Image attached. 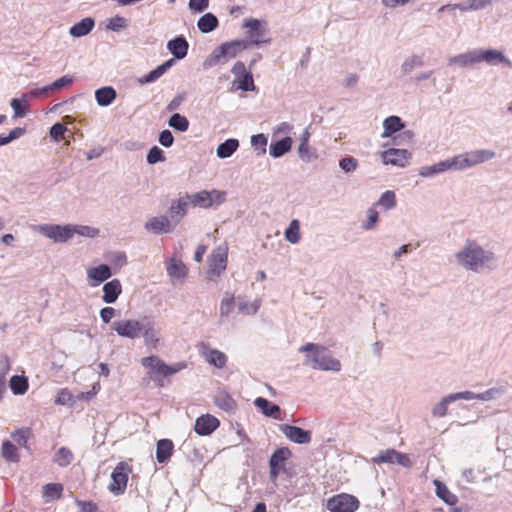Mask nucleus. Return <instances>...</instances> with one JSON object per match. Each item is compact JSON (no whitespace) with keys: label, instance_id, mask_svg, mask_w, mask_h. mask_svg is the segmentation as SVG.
<instances>
[{"label":"nucleus","instance_id":"nucleus-38","mask_svg":"<svg viewBox=\"0 0 512 512\" xmlns=\"http://www.w3.org/2000/svg\"><path fill=\"white\" fill-rule=\"evenodd\" d=\"M167 272L170 277L182 279L186 277L188 270L182 261L172 259L167 266Z\"/></svg>","mask_w":512,"mask_h":512},{"label":"nucleus","instance_id":"nucleus-6","mask_svg":"<svg viewBox=\"0 0 512 512\" xmlns=\"http://www.w3.org/2000/svg\"><path fill=\"white\" fill-rule=\"evenodd\" d=\"M132 467L125 461L119 462L111 474L109 491L114 495H121L125 492L128 483V475Z\"/></svg>","mask_w":512,"mask_h":512},{"label":"nucleus","instance_id":"nucleus-35","mask_svg":"<svg viewBox=\"0 0 512 512\" xmlns=\"http://www.w3.org/2000/svg\"><path fill=\"white\" fill-rule=\"evenodd\" d=\"M292 146V139L290 137H285L279 141L271 143L269 147L270 154L275 157H281L285 153H287Z\"/></svg>","mask_w":512,"mask_h":512},{"label":"nucleus","instance_id":"nucleus-62","mask_svg":"<svg viewBox=\"0 0 512 512\" xmlns=\"http://www.w3.org/2000/svg\"><path fill=\"white\" fill-rule=\"evenodd\" d=\"M116 310L113 307H104L100 310V317L101 320L108 324L112 320V318L115 316Z\"/></svg>","mask_w":512,"mask_h":512},{"label":"nucleus","instance_id":"nucleus-11","mask_svg":"<svg viewBox=\"0 0 512 512\" xmlns=\"http://www.w3.org/2000/svg\"><path fill=\"white\" fill-rule=\"evenodd\" d=\"M112 328L121 337L135 339L140 337L143 324L135 319H123L114 321Z\"/></svg>","mask_w":512,"mask_h":512},{"label":"nucleus","instance_id":"nucleus-53","mask_svg":"<svg viewBox=\"0 0 512 512\" xmlns=\"http://www.w3.org/2000/svg\"><path fill=\"white\" fill-rule=\"evenodd\" d=\"M434 168L436 173H441L449 169H457L458 170V164L456 163V156H454L451 159H447L445 161L438 162L434 164Z\"/></svg>","mask_w":512,"mask_h":512},{"label":"nucleus","instance_id":"nucleus-4","mask_svg":"<svg viewBox=\"0 0 512 512\" xmlns=\"http://www.w3.org/2000/svg\"><path fill=\"white\" fill-rule=\"evenodd\" d=\"M248 46L249 42L245 40H233L222 43L220 46L213 50L205 64L207 66H214L219 63H226L247 49Z\"/></svg>","mask_w":512,"mask_h":512},{"label":"nucleus","instance_id":"nucleus-21","mask_svg":"<svg viewBox=\"0 0 512 512\" xmlns=\"http://www.w3.org/2000/svg\"><path fill=\"white\" fill-rule=\"evenodd\" d=\"M122 293V285L118 279H113L107 282L103 286L102 299L105 303L111 304L116 302L120 294Z\"/></svg>","mask_w":512,"mask_h":512},{"label":"nucleus","instance_id":"nucleus-19","mask_svg":"<svg viewBox=\"0 0 512 512\" xmlns=\"http://www.w3.org/2000/svg\"><path fill=\"white\" fill-rule=\"evenodd\" d=\"M112 273L110 267L106 264H101L96 267H91L87 270L88 280L91 281L92 286H96L111 277Z\"/></svg>","mask_w":512,"mask_h":512},{"label":"nucleus","instance_id":"nucleus-27","mask_svg":"<svg viewBox=\"0 0 512 512\" xmlns=\"http://www.w3.org/2000/svg\"><path fill=\"white\" fill-rule=\"evenodd\" d=\"M144 344L151 349H157L160 345V337L158 331L150 324H143L141 335Z\"/></svg>","mask_w":512,"mask_h":512},{"label":"nucleus","instance_id":"nucleus-23","mask_svg":"<svg viewBox=\"0 0 512 512\" xmlns=\"http://www.w3.org/2000/svg\"><path fill=\"white\" fill-rule=\"evenodd\" d=\"M254 404L265 416L272 417L277 420L281 419V409L278 405L271 403L263 397L256 398Z\"/></svg>","mask_w":512,"mask_h":512},{"label":"nucleus","instance_id":"nucleus-60","mask_svg":"<svg viewBox=\"0 0 512 512\" xmlns=\"http://www.w3.org/2000/svg\"><path fill=\"white\" fill-rule=\"evenodd\" d=\"M339 165L342 170L350 172L357 168L358 163L357 160L353 157H345L340 161Z\"/></svg>","mask_w":512,"mask_h":512},{"label":"nucleus","instance_id":"nucleus-32","mask_svg":"<svg viewBox=\"0 0 512 512\" xmlns=\"http://www.w3.org/2000/svg\"><path fill=\"white\" fill-rule=\"evenodd\" d=\"M404 127V123L398 116H390L383 122V133L382 137L387 138L392 136L395 132L401 130Z\"/></svg>","mask_w":512,"mask_h":512},{"label":"nucleus","instance_id":"nucleus-17","mask_svg":"<svg viewBox=\"0 0 512 512\" xmlns=\"http://www.w3.org/2000/svg\"><path fill=\"white\" fill-rule=\"evenodd\" d=\"M280 430L289 440L297 444H307L311 441V433L298 426L283 424Z\"/></svg>","mask_w":512,"mask_h":512},{"label":"nucleus","instance_id":"nucleus-33","mask_svg":"<svg viewBox=\"0 0 512 512\" xmlns=\"http://www.w3.org/2000/svg\"><path fill=\"white\" fill-rule=\"evenodd\" d=\"M214 404L226 411L231 412L236 409L237 404L236 401L227 393L224 391H220L214 398Z\"/></svg>","mask_w":512,"mask_h":512},{"label":"nucleus","instance_id":"nucleus-24","mask_svg":"<svg viewBox=\"0 0 512 512\" xmlns=\"http://www.w3.org/2000/svg\"><path fill=\"white\" fill-rule=\"evenodd\" d=\"M168 50L177 59H183L188 52L189 44L184 37H176L167 44Z\"/></svg>","mask_w":512,"mask_h":512},{"label":"nucleus","instance_id":"nucleus-54","mask_svg":"<svg viewBox=\"0 0 512 512\" xmlns=\"http://www.w3.org/2000/svg\"><path fill=\"white\" fill-rule=\"evenodd\" d=\"M165 160V157H164V154H163V151L157 147V146H153L148 154H147V162L149 164H155L157 162H160V161H164Z\"/></svg>","mask_w":512,"mask_h":512},{"label":"nucleus","instance_id":"nucleus-28","mask_svg":"<svg viewBox=\"0 0 512 512\" xmlns=\"http://www.w3.org/2000/svg\"><path fill=\"white\" fill-rule=\"evenodd\" d=\"M64 487L61 483H49L42 488V497L46 503L59 500L63 495Z\"/></svg>","mask_w":512,"mask_h":512},{"label":"nucleus","instance_id":"nucleus-3","mask_svg":"<svg viewBox=\"0 0 512 512\" xmlns=\"http://www.w3.org/2000/svg\"><path fill=\"white\" fill-rule=\"evenodd\" d=\"M141 364L143 367L148 369L149 377L153 379L159 387L163 386L161 377H169L186 368V364L184 362L168 365L161 358L155 355L142 358Z\"/></svg>","mask_w":512,"mask_h":512},{"label":"nucleus","instance_id":"nucleus-1","mask_svg":"<svg viewBox=\"0 0 512 512\" xmlns=\"http://www.w3.org/2000/svg\"><path fill=\"white\" fill-rule=\"evenodd\" d=\"M299 352L307 353L304 364L310 365L313 369L336 372L341 369L339 360L333 358L330 351L324 346L307 343L299 348Z\"/></svg>","mask_w":512,"mask_h":512},{"label":"nucleus","instance_id":"nucleus-30","mask_svg":"<svg viewBox=\"0 0 512 512\" xmlns=\"http://www.w3.org/2000/svg\"><path fill=\"white\" fill-rule=\"evenodd\" d=\"M244 27L248 28V37L252 44H259L262 42L261 37L263 36V29L261 23L257 19H250L244 23Z\"/></svg>","mask_w":512,"mask_h":512},{"label":"nucleus","instance_id":"nucleus-64","mask_svg":"<svg viewBox=\"0 0 512 512\" xmlns=\"http://www.w3.org/2000/svg\"><path fill=\"white\" fill-rule=\"evenodd\" d=\"M159 142L164 147H170L174 142V137L169 130H163L159 135Z\"/></svg>","mask_w":512,"mask_h":512},{"label":"nucleus","instance_id":"nucleus-42","mask_svg":"<svg viewBox=\"0 0 512 512\" xmlns=\"http://www.w3.org/2000/svg\"><path fill=\"white\" fill-rule=\"evenodd\" d=\"M74 459V455L71 452L70 449L66 447H61L54 456V461L60 466V467H67L72 463Z\"/></svg>","mask_w":512,"mask_h":512},{"label":"nucleus","instance_id":"nucleus-48","mask_svg":"<svg viewBox=\"0 0 512 512\" xmlns=\"http://www.w3.org/2000/svg\"><path fill=\"white\" fill-rule=\"evenodd\" d=\"M169 125L178 131L185 132L189 127V121L185 116L175 113L170 117Z\"/></svg>","mask_w":512,"mask_h":512},{"label":"nucleus","instance_id":"nucleus-7","mask_svg":"<svg viewBox=\"0 0 512 512\" xmlns=\"http://www.w3.org/2000/svg\"><path fill=\"white\" fill-rule=\"evenodd\" d=\"M496 156L494 151L481 149L466 152L456 156L458 170H463L493 159Z\"/></svg>","mask_w":512,"mask_h":512},{"label":"nucleus","instance_id":"nucleus-39","mask_svg":"<svg viewBox=\"0 0 512 512\" xmlns=\"http://www.w3.org/2000/svg\"><path fill=\"white\" fill-rule=\"evenodd\" d=\"M238 146L237 139H228L217 147V156L223 159L228 158L237 150Z\"/></svg>","mask_w":512,"mask_h":512},{"label":"nucleus","instance_id":"nucleus-56","mask_svg":"<svg viewBox=\"0 0 512 512\" xmlns=\"http://www.w3.org/2000/svg\"><path fill=\"white\" fill-rule=\"evenodd\" d=\"M234 304H235V301H234L233 296L224 298L220 305V314L222 316H228L231 313V311L234 307Z\"/></svg>","mask_w":512,"mask_h":512},{"label":"nucleus","instance_id":"nucleus-8","mask_svg":"<svg viewBox=\"0 0 512 512\" xmlns=\"http://www.w3.org/2000/svg\"><path fill=\"white\" fill-rule=\"evenodd\" d=\"M326 506L330 512H355L359 501L353 495L341 493L329 498Z\"/></svg>","mask_w":512,"mask_h":512},{"label":"nucleus","instance_id":"nucleus-12","mask_svg":"<svg viewBox=\"0 0 512 512\" xmlns=\"http://www.w3.org/2000/svg\"><path fill=\"white\" fill-rule=\"evenodd\" d=\"M372 462L374 464L381 463H397L403 467L409 468L412 466V462L408 455L398 452L395 449H386L380 451V453L372 458Z\"/></svg>","mask_w":512,"mask_h":512},{"label":"nucleus","instance_id":"nucleus-13","mask_svg":"<svg viewBox=\"0 0 512 512\" xmlns=\"http://www.w3.org/2000/svg\"><path fill=\"white\" fill-rule=\"evenodd\" d=\"M411 154L406 149L390 148L381 153L382 161L385 165H393L397 167H405Z\"/></svg>","mask_w":512,"mask_h":512},{"label":"nucleus","instance_id":"nucleus-31","mask_svg":"<svg viewBox=\"0 0 512 512\" xmlns=\"http://www.w3.org/2000/svg\"><path fill=\"white\" fill-rule=\"evenodd\" d=\"M117 93L113 87H102L95 92V98L100 106H108L116 99Z\"/></svg>","mask_w":512,"mask_h":512},{"label":"nucleus","instance_id":"nucleus-59","mask_svg":"<svg viewBox=\"0 0 512 512\" xmlns=\"http://www.w3.org/2000/svg\"><path fill=\"white\" fill-rule=\"evenodd\" d=\"M368 221L364 225V229L370 230L375 227L377 221H378V212L375 209V207H371L367 211Z\"/></svg>","mask_w":512,"mask_h":512},{"label":"nucleus","instance_id":"nucleus-26","mask_svg":"<svg viewBox=\"0 0 512 512\" xmlns=\"http://www.w3.org/2000/svg\"><path fill=\"white\" fill-rule=\"evenodd\" d=\"M174 444L170 439H161L156 446V459L159 463L167 462L173 454Z\"/></svg>","mask_w":512,"mask_h":512},{"label":"nucleus","instance_id":"nucleus-9","mask_svg":"<svg viewBox=\"0 0 512 512\" xmlns=\"http://www.w3.org/2000/svg\"><path fill=\"white\" fill-rule=\"evenodd\" d=\"M228 254L225 248L218 247L209 258L208 277L210 280L217 279L226 269Z\"/></svg>","mask_w":512,"mask_h":512},{"label":"nucleus","instance_id":"nucleus-14","mask_svg":"<svg viewBox=\"0 0 512 512\" xmlns=\"http://www.w3.org/2000/svg\"><path fill=\"white\" fill-rule=\"evenodd\" d=\"M291 456V451L287 447L276 449L271 455L270 465V478L276 480L279 473L284 470L285 462Z\"/></svg>","mask_w":512,"mask_h":512},{"label":"nucleus","instance_id":"nucleus-61","mask_svg":"<svg viewBox=\"0 0 512 512\" xmlns=\"http://www.w3.org/2000/svg\"><path fill=\"white\" fill-rule=\"evenodd\" d=\"M10 360L7 355L0 357V378L6 380V376L10 371Z\"/></svg>","mask_w":512,"mask_h":512},{"label":"nucleus","instance_id":"nucleus-46","mask_svg":"<svg viewBox=\"0 0 512 512\" xmlns=\"http://www.w3.org/2000/svg\"><path fill=\"white\" fill-rule=\"evenodd\" d=\"M491 392L487 391L482 394H474L471 391H464V392H458L455 394H450L449 399H452V401L458 400V399H464V400H473V399H480V400H486L489 398Z\"/></svg>","mask_w":512,"mask_h":512},{"label":"nucleus","instance_id":"nucleus-45","mask_svg":"<svg viewBox=\"0 0 512 512\" xmlns=\"http://www.w3.org/2000/svg\"><path fill=\"white\" fill-rule=\"evenodd\" d=\"M309 132L308 131H305L302 138H301V143L298 147V153H299V156L302 160L304 161H310L311 158L314 156L313 153H311L310 151V147H309Z\"/></svg>","mask_w":512,"mask_h":512},{"label":"nucleus","instance_id":"nucleus-51","mask_svg":"<svg viewBox=\"0 0 512 512\" xmlns=\"http://www.w3.org/2000/svg\"><path fill=\"white\" fill-rule=\"evenodd\" d=\"M73 235L79 234L81 236L93 238L98 235L99 231L96 228L84 226V225H76L72 226Z\"/></svg>","mask_w":512,"mask_h":512},{"label":"nucleus","instance_id":"nucleus-40","mask_svg":"<svg viewBox=\"0 0 512 512\" xmlns=\"http://www.w3.org/2000/svg\"><path fill=\"white\" fill-rule=\"evenodd\" d=\"M28 380L24 376H12L10 379V388L15 395H22L28 390Z\"/></svg>","mask_w":512,"mask_h":512},{"label":"nucleus","instance_id":"nucleus-16","mask_svg":"<svg viewBox=\"0 0 512 512\" xmlns=\"http://www.w3.org/2000/svg\"><path fill=\"white\" fill-rule=\"evenodd\" d=\"M42 231L56 242H65L73 236L72 225H46L42 227Z\"/></svg>","mask_w":512,"mask_h":512},{"label":"nucleus","instance_id":"nucleus-41","mask_svg":"<svg viewBox=\"0 0 512 512\" xmlns=\"http://www.w3.org/2000/svg\"><path fill=\"white\" fill-rule=\"evenodd\" d=\"M28 97H33L31 92L28 94H24L21 99H13L11 101V107L14 110L15 117H24L27 113L28 105L27 99Z\"/></svg>","mask_w":512,"mask_h":512},{"label":"nucleus","instance_id":"nucleus-34","mask_svg":"<svg viewBox=\"0 0 512 512\" xmlns=\"http://www.w3.org/2000/svg\"><path fill=\"white\" fill-rule=\"evenodd\" d=\"M174 59H169L156 69L150 71L148 74L144 75L141 79V83H151L160 78L171 66L174 64Z\"/></svg>","mask_w":512,"mask_h":512},{"label":"nucleus","instance_id":"nucleus-22","mask_svg":"<svg viewBox=\"0 0 512 512\" xmlns=\"http://www.w3.org/2000/svg\"><path fill=\"white\" fill-rule=\"evenodd\" d=\"M202 355L209 364L216 368H223L226 365L227 357L219 350L211 349L208 346L203 345Z\"/></svg>","mask_w":512,"mask_h":512},{"label":"nucleus","instance_id":"nucleus-52","mask_svg":"<svg viewBox=\"0 0 512 512\" xmlns=\"http://www.w3.org/2000/svg\"><path fill=\"white\" fill-rule=\"evenodd\" d=\"M127 19L122 16H114L109 19V22L107 24V28L112 31H119L121 29H124L127 27Z\"/></svg>","mask_w":512,"mask_h":512},{"label":"nucleus","instance_id":"nucleus-63","mask_svg":"<svg viewBox=\"0 0 512 512\" xmlns=\"http://www.w3.org/2000/svg\"><path fill=\"white\" fill-rule=\"evenodd\" d=\"M209 5V0H190L189 8L195 12H202Z\"/></svg>","mask_w":512,"mask_h":512},{"label":"nucleus","instance_id":"nucleus-47","mask_svg":"<svg viewBox=\"0 0 512 512\" xmlns=\"http://www.w3.org/2000/svg\"><path fill=\"white\" fill-rule=\"evenodd\" d=\"M396 204L397 200L395 193L393 191L388 190L381 195V197L379 198L378 202L375 205L381 206L385 210H389L394 208Z\"/></svg>","mask_w":512,"mask_h":512},{"label":"nucleus","instance_id":"nucleus-10","mask_svg":"<svg viewBox=\"0 0 512 512\" xmlns=\"http://www.w3.org/2000/svg\"><path fill=\"white\" fill-rule=\"evenodd\" d=\"M231 71L235 76L233 85H235L237 89L242 91H252L255 89L253 76L251 72L247 71L242 61L235 62Z\"/></svg>","mask_w":512,"mask_h":512},{"label":"nucleus","instance_id":"nucleus-57","mask_svg":"<svg viewBox=\"0 0 512 512\" xmlns=\"http://www.w3.org/2000/svg\"><path fill=\"white\" fill-rule=\"evenodd\" d=\"M76 505L80 508V512H98V506L92 501H83L76 499Z\"/></svg>","mask_w":512,"mask_h":512},{"label":"nucleus","instance_id":"nucleus-55","mask_svg":"<svg viewBox=\"0 0 512 512\" xmlns=\"http://www.w3.org/2000/svg\"><path fill=\"white\" fill-rule=\"evenodd\" d=\"M453 402L452 399H449V395L444 397L440 403H438L434 408H433V415L434 416H437V417H443L446 415L447 413V407H448V404Z\"/></svg>","mask_w":512,"mask_h":512},{"label":"nucleus","instance_id":"nucleus-50","mask_svg":"<svg viewBox=\"0 0 512 512\" xmlns=\"http://www.w3.org/2000/svg\"><path fill=\"white\" fill-rule=\"evenodd\" d=\"M11 436L20 446L27 447L28 439L31 436V430L29 428L17 429L11 434Z\"/></svg>","mask_w":512,"mask_h":512},{"label":"nucleus","instance_id":"nucleus-49","mask_svg":"<svg viewBox=\"0 0 512 512\" xmlns=\"http://www.w3.org/2000/svg\"><path fill=\"white\" fill-rule=\"evenodd\" d=\"M188 202L184 199H179L174 201L169 209L171 217H179L182 218L187 211Z\"/></svg>","mask_w":512,"mask_h":512},{"label":"nucleus","instance_id":"nucleus-2","mask_svg":"<svg viewBox=\"0 0 512 512\" xmlns=\"http://www.w3.org/2000/svg\"><path fill=\"white\" fill-rule=\"evenodd\" d=\"M456 258L466 269L478 271L493 260L494 255L492 252L484 251L475 242L468 241L465 248L456 254Z\"/></svg>","mask_w":512,"mask_h":512},{"label":"nucleus","instance_id":"nucleus-44","mask_svg":"<svg viewBox=\"0 0 512 512\" xmlns=\"http://www.w3.org/2000/svg\"><path fill=\"white\" fill-rule=\"evenodd\" d=\"M2 456L9 462H19L20 457L17 448L10 441H4L2 444Z\"/></svg>","mask_w":512,"mask_h":512},{"label":"nucleus","instance_id":"nucleus-15","mask_svg":"<svg viewBox=\"0 0 512 512\" xmlns=\"http://www.w3.org/2000/svg\"><path fill=\"white\" fill-rule=\"evenodd\" d=\"M220 426L218 418L211 414H204L198 417L194 424V431L200 436L212 434Z\"/></svg>","mask_w":512,"mask_h":512},{"label":"nucleus","instance_id":"nucleus-29","mask_svg":"<svg viewBox=\"0 0 512 512\" xmlns=\"http://www.w3.org/2000/svg\"><path fill=\"white\" fill-rule=\"evenodd\" d=\"M434 485L436 488V495L443 502L450 506H455L457 504V496L453 494L443 482H441L440 480H434Z\"/></svg>","mask_w":512,"mask_h":512},{"label":"nucleus","instance_id":"nucleus-20","mask_svg":"<svg viewBox=\"0 0 512 512\" xmlns=\"http://www.w3.org/2000/svg\"><path fill=\"white\" fill-rule=\"evenodd\" d=\"M482 62H486L489 65L503 64L507 67L512 66V62L499 50L487 49L481 50Z\"/></svg>","mask_w":512,"mask_h":512},{"label":"nucleus","instance_id":"nucleus-43","mask_svg":"<svg viewBox=\"0 0 512 512\" xmlns=\"http://www.w3.org/2000/svg\"><path fill=\"white\" fill-rule=\"evenodd\" d=\"M300 238V223L298 220L294 219L290 222L285 231V239L292 244H296L300 241Z\"/></svg>","mask_w":512,"mask_h":512},{"label":"nucleus","instance_id":"nucleus-58","mask_svg":"<svg viewBox=\"0 0 512 512\" xmlns=\"http://www.w3.org/2000/svg\"><path fill=\"white\" fill-rule=\"evenodd\" d=\"M66 131L67 128L63 124L56 123L50 129V136L56 141H59L64 137Z\"/></svg>","mask_w":512,"mask_h":512},{"label":"nucleus","instance_id":"nucleus-18","mask_svg":"<svg viewBox=\"0 0 512 512\" xmlns=\"http://www.w3.org/2000/svg\"><path fill=\"white\" fill-rule=\"evenodd\" d=\"M174 226L169 218L164 215L152 217L145 224L146 230L154 234L169 233L174 229Z\"/></svg>","mask_w":512,"mask_h":512},{"label":"nucleus","instance_id":"nucleus-37","mask_svg":"<svg viewBox=\"0 0 512 512\" xmlns=\"http://www.w3.org/2000/svg\"><path fill=\"white\" fill-rule=\"evenodd\" d=\"M219 22L215 15L206 13L198 20V28L202 33H209L217 28Z\"/></svg>","mask_w":512,"mask_h":512},{"label":"nucleus","instance_id":"nucleus-25","mask_svg":"<svg viewBox=\"0 0 512 512\" xmlns=\"http://www.w3.org/2000/svg\"><path fill=\"white\" fill-rule=\"evenodd\" d=\"M72 82H73L72 77H70L68 75H65V76H62L61 78L57 79L56 81H54L49 86H45V87L40 88V89L32 90L31 91V95L33 97H38V96H41V95H48L49 91L57 90V89H61L63 87L70 86L72 84Z\"/></svg>","mask_w":512,"mask_h":512},{"label":"nucleus","instance_id":"nucleus-5","mask_svg":"<svg viewBox=\"0 0 512 512\" xmlns=\"http://www.w3.org/2000/svg\"><path fill=\"white\" fill-rule=\"evenodd\" d=\"M193 206L204 209L221 205L226 200V192L213 189L211 191L202 190L192 196H188Z\"/></svg>","mask_w":512,"mask_h":512},{"label":"nucleus","instance_id":"nucleus-36","mask_svg":"<svg viewBox=\"0 0 512 512\" xmlns=\"http://www.w3.org/2000/svg\"><path fill=\"white\" fill-rule=\"evenodd\" d=\"M93 27L94 20L91 18H84L71 27L70 34L74 37L85 36L93 29Z\"/></svg>","mask_w":512,"mask_h":512}]
</instances>
